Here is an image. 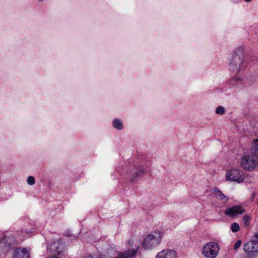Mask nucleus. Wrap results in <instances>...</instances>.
<instances>
[{"mask_svg": "<svg viewBox=\"0 0 258 258\" xmlns=\"http://www.w3.org/2000/svg\"><path fill=\"white\" fill-rule=\"evenodd\" d=\"M225 111V109L224 107L222 106H219L216 108L215 112L216 114L223 115L224 114Z\"/></svg>", "mask_w": 258, "mask_h": 258, "instance_id": "obj_20", "label": "nucleus"}, {"mask_svg": "<svg viewBox=\"0 0 258 258\" xmlns=\"http://www.w3.org/2000/svg\"><path fill=\"white\" fill-rule=\"evenodd\" d=\"M226 178V180L231 182L235 181L238 183L241 182L243 180L241 171L239 170L234 168L230 169L227 171Z\"/></svg>", "mask_w": 258, "mask_h": 258, "instance_id": "obj_7", "label": "nucleus"}, {"mask_svg": "<svg viewBox=\"0 0 258 258\" xmlns=\"http://www.w3.org/2000/svg\"><path fill=\"white\" fill-rule=\"evenodd\" d=\"M244 212V209L241 206H234L226 209L225 214L230 217L234 218Z\"/></svg>", "mask_w": 258, "mask_h": 258, "instance_id": "obj_9", "label": "nucleus"}, {"mask_svg": "<svg viewBox=\"0 0 258 258\" xmlns=\"http://www.w3.org/2000/svg\"><path fill=\"white\" fill-rule=\"evenodd\" d=\"M162 235L159 231H155L147 235L143 242V246L146 249H150L158 245L162 240Z\"/></svg>", "mask_w": 258, "mask_h": 258, "instance_id": "obj_3", "label": "nucleus"}, {"mask_svg": "<svg viewBox=\"0 0 258 258\" xmlns=\"http://www.w3.org/2000/svg\"><path fill=\"white\" fill-rule=\"evenodd\" d=\"M49 257L50 258H59V257L56 256H49Z\"/></svg>", "mask_w": 258, "mask_h": 258, "instance_id": "obj_26", "label": "nucleus"}, {"mask_svg": "<svg viewBox=\"0 0 258 258\" xmlns=\"http://www.w3.org/2000/svg\"><path fill=\"white\" fill-rule=\"evenodd\" d=\"M254 237L258 238V231L254 234Z\"/></svg>", "mask_w": 258, "mask_h": 258, "instance_id": "obj_25", "label": "nucleus"}, {"mask_svg": "<svg viewBox=\"0 0 258 258\" xmlns=\"http://www.w3.org/2000/svg\"><path fill=\"white\" fill-rule=\"evenodd\" d=\"M147 166L143 164L136 165L126 175L127 179L131 182L137 181L147 171Z\"/></svg>", "mask_w": 258, "mask_h": 258, "instance_id": "obj_4", "label": "nucleus"}, {"mask_svg": "<svg viewBox=\"0 0 258 258\" xmlns=\"http://www.w3.org/2000/svg\"><path fill=\"white\" fill-rule=\"evenodd\" d=\"M116 170L117 171V172L119 174H120V171H119V169H118V167H117V168H116Z\"/></svg>", "mask_w": 258, "mask_h": 258, "instance_id": "obj_27", "label": "nucleus"}, {"mask_svg": "<svg viewBox=\"0 0 258 258\" xmlns=\"http://www.w3.org/2000/svg\"><path fill=\"white\" fill-rule=\"evenodd\" d=\"M39 2H43L44 0H37Z\"/></svg>", "mask_w": 258, "mask_h": 258, "instance_id": "obj_29", "label": "nucleus"}, {"mask_svg": "<svg viewBox=\"0 0 258 258\" xmlns=\"http://www.w3.org/2000/svg\"><path fill=\"white\" fill-rule=\"evenodd\" d=\"M242 83V79L239 77H234L228 81V84L231 87L235 88L241 84Z\"/></svg>", "mask_w": 258, "mask_h": 258, "instance_id": "obj_15", "label": "nucleus"}, {"mask_svg": "<svg viewBox=\"0 0 258 258\" xmlns=\"http://www.w3.org/2000/svg\"><path fill=\"white\" fill-rule=\"evenodd\" d=\"M258 164V160L251 155L243 156L241 159L242 167L248 171H252Z\"/></svg>", "mask_w": 258, "mask_h": 258, "instance_id": "obj_6", "label": "nucleus"}, {"mask_svg": "<svg viewBox=\"0 0 258 258\" xmlns=\"http://www.w3.org/2000/svg\"><path fill=\"white\" fill-rule=\"evenodd\" d=\"M30 230H22L20 233L11 236L9 234H5V236L0 240V249L4 253L8 252L10 249L15 248V244H19L25 238L31 236Z\"/></svg>", "mask_w": 258, "mask_h": 258, "instance_id": "obj_1", "label": "nucleus"}, {"mask_svg": "<svg viewBox=\"0 0 258 258\" xmlns=\"http://www.w3.org/2000/svg\"><path fill=\"white\" fill-rule=\"evenodd\" d=\"M213 192L217 199L220 200L223 203H226L228 201L229 198L218 188H214Z\"/></svg>", "mask_w": 258, "mask_h": 258, "instance_id": "obj_14", "label": "nucleus"}, {"mask_svg": "<svg viewBox=\"0 0 258 258\" xmlns=\"http://www.w3.org/2000/svg\"><path fill=\"white\" fill-rule=\"evenodd\" d=\"M13 258H29V252L26 248L16 247L12 255Z\"/></svg>", "mask_w": 258, "mask_h": 258, "instance_id": "obj_11", "label": "nucleus"}, {"mask_svg": "<svg viewBox=\"0 0 258 258\" xmlns=\"http://www.w3.org/2000/svg\"><path fill=\"white\" fill-rule=\"evenodd\" d=\"M232 2L234 3H239L241 0H231Z\"/></svg>", "mask_w": 258, "mask_h": 258, "instance_id": "obj_24", "label": "nucleus"}, {"mask_svg": "<svg viewBox=\"0 0 258 258\" xmlns=\"http://www.w3.org/2000/svg\"><path fill=\"white\" fill-rule=\"evenodd\" d=\"M63 247L62 244L56 241L47 245V251L50 253L58 254L61 252Z\"/></svg>", "mask_w": 258, "mask_h": 258, "instance_id": "obj_10", "label": "nucleus"}, {"mask_svg": "<svg viewBox=\"0 0 258 258\" xmlns=\"http://www.w3.org/2000/svg\"><path fill=\"white\" fill-rule=\"evenodd\" d=\"M244 1L248 3V2H250L252 0H244Z\"/></svg>", "mask_w": 258, "mask_h": 258, "instance_id": "obj_28", "label": "nucleus"}, {"mask_svg": "<svg viewBox=\"0 0 258 258\" xmlns=\"http://www.w3.org/2000/svg\"><path fill=\"white\" fill-rule=\"evenodd\" d=\"M250 217L248 215L244 216L242 218L243 224L245 226H248L250 224Z\"/></svg>", "mask_w": 258, "mask_h": 258, "instance_id": "obj_18", "label": "nucleus"}, {"mask_svg": "<svg viewBox=\"0 0 258 258\" xmlns=\"http://www.w3.org/2000/svg\"><path fill=\"white\" fill-rule=\"evenodd\" d=\"M241 244V240L237 241L234 245V250L237 249L240 247Z\"/></svg>", "mask_w": 258, "mask_h": 258, "instance_id": "obj_22", "label": "nucleus"}, {"mask_svg": "<svg viewBox=\"0 0 258 258\" xmlns=\"http://www.w3.org/2000/svg\"><path fill=\"white\" fill-rule=\"evenodd\" d=\"M27 183L30 185H33L35 183V179L33 176H28L27 178Z\"/></svg>", "mask_w": 258, "mask_h": 258, "instance_id": "obj_21", "label": "nucleus"}, {"mask_svg": "<svg viewBox=\"0 0 258 258\" xmlns=\"http://www.w3.org/2000/svg\"><path fill=\"white\" fill-rule=\"evenodd\" d=\"M243 250L249 256L258 253V239L252 240L244 244Z\"/></svg>", "mask_w": 258, "mask_h": 258, "instance_id": "obj_8", "label": "nucleus"}, {"mask_svg": "<svg viewBox=\"0 0 258 258\" xmlns=\"http://www.w3.org/2000/svg\"><path fill=\"white\" fill-rule=\"evenodd\" d=\"M247 64V61L245 60L243 53L241 51L236 52L229 61V70L236 74L244 69Z\"/></svg>", "mask_w": 258, "mask_h": 258, "instance_id": "obj_2", "label": "nucleus"}, {"mask_svg": "<svg viewBox=\"0 0 258 258\" xmlns=\"http://www.w3.org/2000/svg\"><path fill=\"white\" fill-rule=\"evenodd\" d=\"M251 155L258 160V139L254 140L250 148Z\"/></svg>", "mask_w": 258, "mask_h": 258, "instance_id": "obj_16", "label": "nucleus"}, {"mask_svg": "<svg viewBox=\"0 0 258 258\" xmlns=\"http://www.w3.org/2000/svg\"><path fill=\"white\" fill-rule=\"evenodd\" d=\"M219 250L218 244L213 241H210L205 244L202 248V253L205 257L215 258Z\"/></svg>", "mask_w": 258, "mask_h": 258, "instance_id": "obj_5", "label": "nucleus"}, {"mask_svg": "<svg viewBox=\"0 0 258 258\" xmlns=\"http://www.w3.org/2000/svg\"><path fill=\"white\" fill-rule=\"evenodd\" d=\"M85 258H98V257L97 255H93V256L90 255V256H87Z\"/></svg>", "mask_w": 258, "mask_h": 258, "instance_id": "obj_23", "label": "nucleus"}, {"mask_svg": "<svg viewBox=\"0 0 258 258\" xmlns=\"http://www.w3.org/2000/svg\"><path fill=\"white\" fill-rule=\"evenodd\" d=\"M239 224L237 223H233L231 226V230L233 232H237L239 230Z\"/></svg>", "mask_w": 258, "mask_h": 258, "instance_id": "obj_19", "label": "nucleus"}, {"mask_svg": "<svg viewBox=\"0 0 258 258\" xmlns=\"http://www.w3.org/2000/svg\"><path fill=\"white\" fill-rule=\"evenodd\" d=\"M112 124L114 128L119 131L122 130L124 127L122 120L118 118L113 119Z\"/></svg>", "mask_w": 258, "mask_h": 258, "instance_id": "obj_17", "label": "nucleus"}, {"mask_svg": "<svg viewBox=\"0 0 258 258\" xmlns=\"http://www.w3.org/2000/svg\"><path fill=\"white\" fill-rule=\"evenodd\" d=\"M138 247L136 249H129L123 252H119L117 257L113 258H131L136 255Z\"/></svg>", "mask_w": 258, "mask_h": 258, "instance_id": "obj_13", "label": "nucleus"}, {"mask_svg": "<svg viewBox=\"0 0 258 258\" xmlns=\"http://www.w3.org/2000/svg\"><path fill=\"white\" fill-rule=\"evenodd\" d=\"M177 254L175 250L173 249H163L158 252L155 258H176Z\"/></svg>", "mask_w": 258, "mask_h": 258, "instance_id": "obj_12", "label": "nucleus"}]
</instances>
